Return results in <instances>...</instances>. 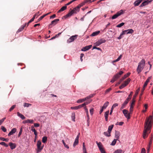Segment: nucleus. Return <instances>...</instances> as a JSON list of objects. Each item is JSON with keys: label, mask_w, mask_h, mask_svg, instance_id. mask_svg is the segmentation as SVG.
I'll return each instance as SVG.
<instances>
[{"label": "nucleus", "mask_w": 153, "mask_h": 153, "mask_svg": "<svg viewBox=\"0 0 153 153\" xmlns=\"http://www.w3.org/2000/svg\"><path fill=\"white\" fill-rule=\"evenodd\" d=\"M152 118V116H150L148 118L146 119L144 124V129L143 134V137L144 139L146 138L151 132Z\"/></svg>", "instance_id": "nucleus-1"}, {"label": "nucleus", "mask_w": 153, "mask_h": 153, "mask_svg": "<svg viewBox=\"0 0 153 153\" xmlns=\"http://www.w3.org/2000/svg\"><path fill=\"white\" fill-rule=\"evenodd\" d=\"M145 61L143 59L138 63V65L137 68V71L138 74H139L143 70L145 65Z\"/></svg>", "instance_id": "nucleus-2"}, {"label": "nucleus", "mask_w": 153, "mask_h": 153, "mask_svg": "<svg viewBox=\"0 0 153 153\" xmlns=\"http://www.w3.org/2000/svg\"><path fill=\"white\" fill-rule=\"evenodd\" d=\"M123 71H120L117 74L114 76L113 78L111 80V82L113 83L120 77L121 75L123 74Z\"/></svg>", "instance_id": "nucleus-3"}, {"label": "nucleus", "mask_w": 153, "mask_h": 153, "mask_svg": "<svg viewBox=\"0 0 153 153\" xmlns=\"http://www.w3.org/2000/svg\"><path fill=\"white\" fill-rule=\"evenodd\" d=\"M42 143L39 140L37 142V152H40L43 149L44 145L41 146Z\"/></svg>", "instance_id": "nucleus-4"}, {"label": "nucleus", "mask_w": 153, "mask_h": 153, "mask_svg": "<svg viewBox=\"0 0 153 153\" xmlns=\"http://www.w3.org/2000/svg\"><path fill=\"white\" fill-rule=\"evenodd\" d=\"M131 73L130 72H128L127 74H125L123 77L120 80L119 82L116 84L115 85L117 86L118 85L120 84L121 82H122L123 80L125 79Z\"/></svg>", "instance_id": "nucleus-5"}, {"label": "nucleus", "mask_w": 153, "mask_h": 153, "mask_svg": "<svg viewBox=\"0 0 153 153\" xmlns=\"http://www.w3.org/2000/svg\"><path fill=\"white\" fill-rule=\"evenodd\" d=\"M123 11L122 10H121L118 11L116 14L114 15L112 17V19H116L118 16H120L123 13Z\"/></svg>", "instance_id": "nucleus-6"}, {"label": "nucleus", "mask_w": 153, "mask_h": 153, "mask_svg": "<svg viewBox=\"0 0 153 153\" xmlns=\"http://www.w3.org/2000/svg\"><path fill=\"white\" fill-rule=\"evenodd\" d=\"M153 0H147L143 2L140 6V7H142L147 5L149 3L152 2Z\"/></svg>", "instance_id": "nucleus-7"}, {"label": "nucleus", "mask_w": 153, "mask_h": 153, "mask_svg": "<svg viewBox=\"0 0 153 153\" xmlns=\"http://www.w3.org/2000/svg\"><path fill=\"white\" fill-rule=\"evenodd\" d=\"M134 32V30L131 29H129L123 31L122 32V34L123 35L128 33H132Z\"/></svg>", "instance_id": "nucleus-8"}, {"label": "nucleus", "mask_w": 153, "mask_h": 153, "mask_svg": "<svg viewBox=\"0 0 153 153\" xmlns=\"http://www.w3.org/2000/svg\"><path fill=\"white\" fill-rule=\"evenodd\" d=\"M106 42V40L104 39H101L100 40L98 41L96 43H95V45L97 46H98L102 44V43H104L105 42Z\"/></svg>", "instance_id": "nucleus-9"}, {"label": "nucleus", "mask_w": 153, "mask_h": 153, "mask_svg": "<svg viewBox=\"0 0 153 153\" xmlns=\"http://www.w3.org/2000/svg\"><path fill=\"white\" fill-rule=\"evenodd\" d=\"M139 89H138V90L136 91L135 94L133 96L132 99L131 101V103H132V104H135V99L136 98V96L138 94V92Z\"/></svg>", "instance_id": "nucleus-10"}, {"label": "nucleus", "mask_w": 153, "mask_h": 153, "mask_svg": "<svg viewBox=\"0 0 153 153\" xmlns=\"http://www.w3.org/2000/svg\"><path fill=\"white\" fill-rule=\"evenodd\" d=\"M77 36L76 35L70 37L68 40V43H70L71 42L73 41L75 39H76Z\"/></svg>", "instance_id": "nucleus-11"}, {"label": "nucleus", "mask_w": 153, "mask_h": 153, "mask_svg": "<svg viewBox=\"0 0 153 153\" xmlns=\"http://www.w3.org/2000/svg\"><path fill=\"white\" fill-rule=\"evenodd\" d=\"M79 134H80L79 133V134L77 135V136L76 137V138L75 140V141H74V144H73V146L74 147H75L78 143L79 135Z\"/></svg>", "instance_id": "nucleus-12"}, {"label": "nucleus", "mask_w": 153, "mask_h": 153, "mask_svg": "<svg viewBox=\"0 0 153 153\" xmlns=\"http://www.w3.org/2000/svg\"><path fill=\"white\" fill-rule=\"evenodd\" d=\"M59 19H56L52 21L49 26L53 25L54 26L57 24L58 22L59 21Z\"/></svg>", "instance_id": "nucleus-13"}, {"label": "nucleus", "mask_w": 153, "mask_h": 153, "mask_svg": "<svg viewBox=\"0 0 153 153\" xmlns=\"http://www.w3.org/2000/svg\"><path fill=\"white\" fill-rule=\"evenodd\" d=\"M91 45L86 46L85 47L83 48L82 49L81 51H88L89 49H90L91 48Z\"/></svg>", "instance_id": "nucleus-14"}, {"label": "nucleus", "mask_w": 153, "mask_h": 153, "mask_svg": "<svg viewBox=\"0 0 153 153\" xmlns=\"http://www.w3.org/2000/svg\"><path fill=\"white\" fill-rule=\"evenodd\" d=\"M79 10L80 9H79V7L77 6L72 10L71 11L74 13H76L79 11Z\"/></svg>", "instance_id": "nucleus-15"}, {"label": "nucleus", "mask_w": 153, "mask_h": 153, "mask_svg": "<svg viewBox=\"0 0 153 153\" xmlns=\"http://www.w3.org/2000/svg\"><path fill=\"white\" fill-rule=\"evenodd\" d=\"M16 131V129L15 128H13L11 131L9 133L8 135L10 136L13 134L15 133Z\"/></svg>", "instance_id": "nucleus-16"}, {"label": "nucleus", "mask_w": 153, "mask_h": 153, "mask_svg": "<svg viewBox=\"0 0 153 153\" xmlns=\"http://www.w3.org/2000/svg\"><path fill=\"white\" fill-rule=\"evenodd\" d=\"M27 25L26 23H25L24 25H22L19 28V29L17 30V32H19L23 30L24 29L25 27H26Z\"/></svg>", "instance_id": "nucleus-17"}, {"label": "nucleus", "mask_w": 153, "mask_h": 153, "mask_svg": "<svg viewBox=\"0 0 153 153\" xmlns=\"http://www.w3.org/2000/svg\"><path fill=\"white\" fill-rule=\"evenodd\" d=\"M9 146H10L11 149H13L16 147V145L15 143L10 142L9 143Z\"/></svg>", "instance_id": "nucleus-18"}, {"label": "nucleus", "mask_w": 153, "mask_h": 153, "mask_svg": "<svg viewBox=\"0 0 153 153\" xmlns=\"http://www.w3.org/2000/svg\"><path fill=\"white\" fill-rule=\"evenodd\" d=\"M120 136V132L116 131H115V138L117 139L118 140L119 138V137Z\"/></svg>", "instance_id": "nucleus-19"}, {"label": "nucleus", "mask_w": 153, "mask_h": 153, "mask_svg": "<svg viewBox=\"0 0 153 153\" xmlns=\"http://www.w3.org/2000/svg\"><path fill=\"white\" fill-rule=\"evenodd\" d=\"M109 110L106 111L105 113L104 116H105V119L106 121H108V115L109 114Z\"/></svg>", "instance_id": "nucleus-20"}, {"label": "nucleus", "mask_w": 153, "mask_h": 153, "mask_svg": "<svg viewBox=\"0 0 153 153\" xmlns=\"http://www.w3.org/2000/svg\"><path fill=\"white\" fill-rule=\"evenodd\" d=\"M33 120H29L28 119L27 120H25L24 121H23V123H33Z\"/></svg>", "instance_id": "nucleus-21"}, {"label": "nucleus", "mask_w": 153, "mask_h": 153, "mask_svg": "<svg viewBox=\"0 0 153 153\" xmlns=\"http://www.w3.org/2000/svg\"><path fill=\"white\" fill-rule=\"evenodd\" d=\"M67 7L65 5V6L62 7L58 12V13H59L67 9Z\"/></svg>", "instance_id": "nucleus-22"}, {"label": "nucleus", "mask_w": 153, "mask_h": 153, "mask_svg": "<svg viewBox=\"0 0 153 153\" xmlns=\"http://www.w3.org/2000/svg\"><path fill=\"white\" fill-rule=\"evenodd\" d=\"M51 12H49V13H47L45 14L42 16H41L38 19V20L39 21H40L42 20L45 17L47 16Z\"/></svg>", "instance_id": "nucleus-23"}, {"label": "nucleus", "mask_w": 153, "mask_h": 153, "mask_svg": "<svg viewBox=\"0 0 153 153\" xmlns=\"http://www.w3.org/2000/svg\"><path fill=\"white\" fill-rule=\"evenodd\" d=\"M86 100V97L85 98L80 99L77 100V102L78 103H82L85 101Z\"/></svg>", "instance_id": "nucleus-24"}, {"label": "nucleus", "mask_w": 153, "mask_h": 153, "mask_svg": "<svg viewBox=\"0 0 153 153\" xmlns=\"http://www.w3.org/2000/svg\"><path fill=\"white\" fill-rule=\"evenodd\" d=\"M100 33V31H95V32H94L93 33H92L91 35V36H97V35H98L99 33Z\"/></svg>", "instance_id": "nucleus-25"}, {"label": "nucleus", "mask_w": 153, "mask_h": 153, "mask_svg": "<svg viewBox=\"0 0 153 153\" xmlns=\"http://www.w3.org/2000/svg\"><path fill=\"white\" fill-rule=\"evenodd\" d=\"M74 13L71 10L70 12H69L65 16V17L67 18L70 17Z\"/></svg>", "instance_id": "nucleus-26"}, {"label": "nucleus", "mask_w": 153, "mask_h": 153, "mask_svg": "<svg viewBox=\"0 0 153 153\" xmlns=\"http://www.w3.org/2000/svg\"><path fill=\"white\" fill-rule=\"evenodd\" d=\"M114 127V125H110L108 126V132H110V133H111V130Z\"/></svg>", "instance_id": "nucleus-27"}, {"label": "nucleus", "mask_w": 153, "mask_h": 153, "mask_svg": "<svg viewBox=\"0 0 153 153\" xmlns=\"http://www.w3.org/2000/svg\"><path fill=\"white\" fill-rule=\"evenodd\" d=\"M134 104H132V103H131V104L130 105V109H129V111H130V112L129 113L131 114V112L133 111V107H134Z\"/></svg>", "instance_id": "nucleus-28"}, {"label": "nucleus", "mask_w": 153, "mask_h": 153, "mask_svg": "<svg viewBox=\"0 0 153 153\" xmlns=\"http://www.w3.org/2000/svg\"><path fill=\"white\" fill-rule=\"evenodd\" d=\"M131 79L130 78H128L125 81L124 83L126 85V86L127 85L130 81Z\"/></svg>", "instance_id": "nucleus-29"}, {"label": "nucleus", "mask_w": 153, "mask_h": 153, "mask_svg": "<svg viewBox=\"0 0 153 153\" xmlns=\"http://www.w3.org/2000/svg\"><path fill=\"white\" fill-rule=\"evenodd\" d=\"M31 130L32 131L34 132V134H35V136H37V132L35 130L34 127L33 126L31 127Z\"/></svg>", "instance_id": "nucleus-30"}, {"label": "nucleus", "mask_w": 153, "mask_h": 153, "mask_svg": "<svg viewBox=\"0 0 153 153\" xmlns=\"http://www.w3.org/2000/svg\"><path fill=\"white\" fill-rule=\"evenodd\" d=\"M109 102H106L103 105V106L102 107V108L104 109H105L106 107H107V106L109 104Z\"/></svg>", "instance_id": "nucleus-31"}, {"label": "nucleus", "mask_w": 153, "mask_h": 153, "mask_svg": "<svg viewBox=\"0 0 153 153\" xmlns=\"http://www.w3.org/2000/svg\"><path fill=\"white\" fill-rule=\"evenodd\" d=\"M122 57V55H120V56L116 60H114L113 61L112 63H114L116 62H117L118 61H119L120 59Z\"/></svg>", "instance_id": "nucleus-32"}, {"label": "nucleus", "mask_w": 153, "mask_h": 153, "mask_svg": "<svg viewBox=\"0 0 153 153\" xmlns=\"http://www.w3.org/2000/svg\"><path fill=\"white\" fill-rule=\"evenodd\" d=\"M111 133L110 132H108V131L107 132H104L103 133V134L104 135L107 137H109L111 136Z\"/></svg>", "instance_id": "nucleus-33"}, {"label": "nucleus", "mask_w": 153, "mask_h": 153, "mask_svg": "<svg viewBox=\"0 0 153 153\" xmlns=\"http://www.w3.org/2000/svg\"><path fill=\"white\" fill-rule=\"evenodd\" d=\"M47 140V137L46 136H44L42 138V142L44 143H45Z\"/></svg>", "instance_id": "nucleus-34"}, {"label": "nucleus", "mask_w": 153, "mask_h": 153, "mask_svg": "<svg viewBox=\"0 0 153 153\" xmlns=\"http://www.w3.org/2000/svg\"><path fill=\"white\" fill-rule=\"evenodd\" d=\"M71 117V118L72 119V120L73 121L75 122V114L74 113H72Z\"/></svg>", "instance_id": "nucleus-35"}, {"label": "nucleus", "mask_w": 153, "mask_h": 153, "mask_svg": "<svg viewBox=\"0 0 153 153\" xmlns=\"http://www.w3.org/2000/svg\"><path fill=\"white\" fill-rule=\"evenodd\" d=\"M96 143L100 150L102 148L101 143H98L97 142H96Z\"/></svg>", "instance_id": "nucleus-36"}, {"label": "nucleus", "mask_w": 153, "mask_h": 153, "mask_svg": "<svg viewBox=\"0 0 153 153\" xmlns=\"http://www.w3.org/2000/svg\"><path fill=\"white\" fill-rule=\"evenodd\" d=\"M123 151L122 149H118L114 152V153H122Z\"/></svg>", "instance_id": "nucleus-37"}, {"label": "nucleus", "mask_w": 153, "mask_h": 153, "mask_svg": "<svg viewBox=\"0 0 153 153\" xmlns=\"http://www.w3.org/2000/svg\"><path fill=\"white\" fill-rule=\"evenodd\" d=\"M127 104V103L124 102H123V103L122 105V106L120 108V109L122 110V109H123V108H125V107L126 106Z\"/></svg>", "instance_id": "nucleus-38"}, {"label": "nucleus", "mask_w": 153, "mask_h": 153, "mask_svg": "<svg viewBox=\"0 0 153 153\" xmlns=\"http://www.w3.org/2000/svg\"><path fill=\"white\" fill-rule=\"evenodd\" d=\"M130 114H131L130 113H128V112L126 114H125L126 115H124L128 119H129L130 118Z\"/></svg>", "instance_id": "nucleus-39"}, {"label": "nucleus", "mask_w": 153, "mask_h": 153, "mask_svg": "<svg viewBox=\"0 0 153 153\" xmlns=\"http://www.w3.org/2000/svg\"><path fill=\"white\" fill-rule=\"evenodd\" d=\"M95 95V94H90L89 96H87V97H86V100L90 99V98H91L93 97L94 95Z\"/></svg>", "instance_id": "nucleus-40"}, {"label": "nucleus", "mask_w": 153, "mask_h": 153, "mask_svg": "<svg viewBox=\"0 0 153 153\" xmlns=\"http://www.w3.org/2000/svg\"><path fill=\"white\" fill-rule=\"evenodd\" d=\"M0 140H1L8 142L9 139L7 138H5L4 137H0Z\"/></svg>", "instance_id": "nucleus-41"}, {"label": "nucleus", "mask_w": 153, "mask_h": 153, "mask_svg": "<svg viewBox=\"0 0 153 153\" xmlns=\"http://www.w3.org/2000/svg\"><path fill=\"white\" fill-rule=\"evenodd\" d=\"M91 102V100H89L88 101L85 102L84 103H83L82 105H84V106H86L85 105H87L89 104V103H90Z\"/></svg>", "instance_id": "nucleus-42"}, {"label": "nucleus", "mask_w": 153, "mask_h": 153, "mask_svg": "<svg viewBox=\"0 0 153 153\" xmlns=\"http://www.w3.org/2000/svg\"><path fill=\"white\" fill-rule=\"evenodd\" d=\"M85 2H82L80 4H79L77 6V7H79V9L80 7L85 5Z\"/></svg>", "instance_id": "nucleus-43"}, {"label": "nucleus", "mask_w": 153, "mask_h": 153, "mask_svg": "<svg viewBox=\"0 0 153 153\" xmlns=\"http://www.w3.org/2000/svg\"><path fill=\"white\" fill-rule=\"evenodd\" d=\"M124 24H125L124 23H123V22L121 23L118 25H117V27H121L122 26H123L124 25Z\"/></svg>", "instance_id": "nucleus-44"}, {"label": "nucleus", "mask_w": 153, "mask_h": 153, "mask_svg": "<svg viewBox=\"0 0 153 153\" xmlns=\"http://www.w3.org/2000/svg\"><path fill=\"white\" fill-rule=\"evenodd\" d=\"M0 144L1 145H2L4 146L7 147L8 146V145H7L6 143H5L2 142L0 143Z\"/></svg>", "instance_id": "nucleus-45"}, {"label": "nucleus", "mask_w": 153, "mask_h": 153, "mask_svg": "<svg viewBox=\"0 0 153 153\" xmlns=\"http://www.w3.org/2000/svg\"><path fill=\"white\" fill-rule=\"evenodd\" d=\"M117 140V139H114L112 142L111 145L112 146H114L116 143Z\"/></svg>", "instance_id": "nucleus-46"}, {"label": "nucleus", "mask_w": 153, "mask_h": 153, "mask_svg": "<svg viewBox=\"0 0 153 153\" xmlns=\"http://www.w3.org/2000/svg\"><path fill=\"white\" fill-rule=\"evenodd\" d=\"M31 104L28 103H25L24 104V106L25 107H29L30 106H31Z\"/></svg>", "instance_id": "nucleus-47"}, {"label": "nucleus", "mask_w": 153, "mask_h": 153, "mask_svg": "<svg viewBox=\"0 0 153 153\" xmlns=\"http://www.w3.org/2000/svg\"><path fill=\"white\" fill-rule=\"evenodd\" d=\"M62 142L63 144H64V146L67 149H68L69 148V146L67 145H66V143H65V142H64V140H62Z\"/></svg>", "instance_id": "nucleus-48"}, {"label": "nucleus", "mask_w": 153, "mask_h": 153, "mask_svg": "<svg viewBox=\"0 0 153 153\" xmlns=\"http://www.w3.org/2000/svg\"><path fill=\"white\" fill-rule=\"evenodd\" d=\"M1 129L4 132H6L7 131V129L3 126H1Z\"/></svg>", "instance_id": "nucleus-49"}, {"label": "nucleus", "mask_w": 153, "mask_h": 153, "mask_svg": "<svg viewBox=\"0 0 153 153\" xmlns=\"http://www.w3.org/2000/svg\"><path fill=\"white\" fill-rule=\"evenodd\" d=\"M123 112L124 115H126V114L128 112V111L126 109H124L123 110Z\"/></svg>", "instance_id": "nucleus-50"}, {"label": "nucleus", "mask_w": 153, "mask_h": 153, "mask_svg": "<svg viewBox=\"0 0 153 153\" xmlns=\"http://www.w3.org/2000/svg\"><path fill=\"white\" fill-rule=\"evenodd\" d=\"M16 105H13L9 109V111H12L14 108L15 107Z\"/></svg>", "instance_id": "nucleus-51"}, {"label": "nucleus", "mask_w": 153, "mask_h": 153, "mask_svg": "<svg viewBox=\"0 0 153 153\" xmlns=\"http://www.w3.org/2000/svg\"><path fill=\"white\" fill-rule=\"evenodd\" d=\"M149 82V81H148V80H146L143 85L144 87H146L147 85V84Z\"/></svg>", "instance_id": "nucleus-52"}, {"label": "nucleus", "mask_w": 153, "mask_h": 153, "mask_svg": "<svg viewBox=\"0 0 153 153\" xmlns=\"http://www.w3.org/2000/svg\"><path fill=\"white\" fill-rule=\"evenodd\" d=\"M126 86V85L124 83H123L120 86L119 88L120 89H122Z\"/></svg>", "instance_id": "nucleus-53"}, {"label": "nucleus", "mask_w": 153, "mask_h": 153, "mask_svg": "<svg viewBox=\"0 0 153 153\" xmlns=\"http://www.w3.org/2000/svg\"><path fill=\"white\" fill-rule=\"evenodd\" d=\"M133 94V92L131 91L130 92L129 95H128V98H129V99H130V100L131 98V97L132 96Z\"/></svg>", "instance_id": "nucleus-54"}, {"label": "nucleus", "mask_w": 153, "mask_h": 153, "mask_svg": "<svg viewBox=\"0 0 153 153\" xmlns=\"http://www.w3.org/2000/svg\"><path fill=\"white\" fill-rule=\"evenodd\" d=\"M6 117H4L2 118V119L0 120V125H1L3 122L4 121V120H5Z\"/></svg>", "instance_id": "nucleus-55"}, {"label": "nucleus", "mask_w": 153, "mask_h": 153, "mask_svg": "<svg viewBox=\"0 0 153 153\" xmlns=\"http://www.w3.org/2000/svg\"><path fill=\"white\" fill-rule=\"evenodd\" d=\"M111 90V88H110L107 90H106L105 92V94H107L109 92H110Z\"/></svg>", "instance_id": "nucleus-56"}, {"label": "nucleus", "mask_w": 153, "mask_h": 153, "mask_svg": "<svg viewBox=\"0 0 153 153\" xmlns=\"http://www.w3.org/2000/svg\"><path fill=\"white\" fill-rule=\"evenodd\" d=\"M90 113L91 115H92L93 114L94 108H92L90 110Z\"/></svg>", "instance_id": "nucleus-57"}, {"label": "nucleus", "mask_w": 153, "mask_h": 153, "mask_svg": "<svg viewBox=\"0 0 153 153\" xmlns=\"http://www.w3.org/2000/svg\"><path fill=\"white\" fill-rule=\"evenodd\" d=\"M22 128H21L20 129V131L19 133V134H18V137H19L21 135L22 133Z\"/></svg>", "instance_id": "nucleus-58"}, {"label": "nucleus", "mask_w": 153, "mask_h": 153, "mask_svg": "<svg viewBox=\"0 0 153 153\" xmlns=\"http://www.w3.org/2000/svg\"><path fill=\"white\" fill-rule=\"evenodd\" d=\"M100 150L101 153H106L105 151L103 148H102Z\"/></svg>", "instance_id": "nucleus-59"}, {"label": "nucleus", "mask_w": 153, "mask_h": 153, "mask_svg": "<svg viewBox=\"0 0 153 153\" xmlns=\"http://www.w3.org/2000/svg\"><path fill=\"white\" fill-rule=\"evenodd\" d=\"M118 105V104L117 103H115L112 106V108H114L116 106H117Z\"/></svg>", "instance_id": "nucleus-60"}, {"label": "nucleus", "mask_w": 153, "mask_h": 153, "mask_svg": "<svg viewBox=\"0 0 153 153\" xmlns=\"http://www.w3.org/2000/svg\"><path fill=\"white\" fill-rule=\"evenodd\" d=\"M84 56V54L83 53H81V54H80V60L81 61V62H82V57H83Z\"/></svg>", "instance_id": "nucleus-61"}, {"label": "nucleus", "mask_w": 153, "mask_h": 153, "mask_svg": "<svg viewBox=\"0 0 153 153\" xmlns=\"http://www.w3.org/2000/svg\"><path fill=\"white\" fill-rule=\"evenodd\" d=\"M83 105V104L81 105H80L78 106H77V109L80 108H81L82 107H84V105Z\"/></svg>", "instance_id": "nucleus-62"}, {"label": "nucleus", "mask_w": 153, "mask_h": 153, "mask_svg": "<svg viewBox=\"0 0 153 153\" xmlns=\"http://www.w3.org/2000/svg\"><path fill=\"white\" fill-rule=\"evenodd\" d=\"M141 153H146V150L144 148H143L142 149Z\"/></svg>", "instance_id": "nucleus-63"}, {"label": "nucleus", "mask_w": 153, "mask_h": 153, "mask_svg": "<svg viewBox=\"0 0 153 153\" xmlns=\"http://www.w3.org/2000/svg\"><path fill=\"white\" fill-rule=\"evenodd\" d=\"M56 16V15L55 14H53V15H52V16H50V19H53L54 18H55Z\"/></svg>", "instance_id": "nucleus-64"}]
</instances>
